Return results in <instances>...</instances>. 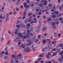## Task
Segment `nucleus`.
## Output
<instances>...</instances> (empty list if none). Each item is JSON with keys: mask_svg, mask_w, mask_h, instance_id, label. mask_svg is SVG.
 <instances>
[{"mask_svg": "<svg viewBox=\"0 0 63 63\" xmlns=\"http://www.w3.org/2000/svg\"><path fill=\"white\" fill-rule=\"evenodd\" d=\"M30 49V47H27L25 48L23 51L24 52L26 51L27 52H30V50L29 49Z\"/></svg>", "mask_w": 63, "mask_h": 63, "instance_id": "f257e3e1", "label": "nucleus"}, {"mask_svg": "<svg viewBox=\"0 0 63 63\" xmlns=\"http://www.w3.org/2000/svg\"><path fill=\"white\" fill-rule=\"evenodd\" d=\"M23 57V56L18 57L16 56V57L15 58H16L17 59H18V60H21V59H22Z\"/></svg>", "mask_w": 63, "mask_h": 63, "instance_id": "f03ea898", "label": "nucleus"}, {"mask_svg": "<svg viewBox=\"0 0 63 63\" xmlns=\"http://www.w3.org/2000/svg\"><path fill=\"white\" fill-rule=\"evenodd\" d=\"M41 25V22H39V24L38 26V28H40Z\"/></svg>", "mask_w": 63, "mask_h": 63, "instance_id": "7ed1b4c3", "label": "nucleus"}, {"mask_svg": "<svg viewBox=\"0 0 63 63\" xmlns=\"http://www.w3.org/2000/svg\"><path fill=\"white\" fill-rule=\"evenodd\" d=\"M14 59H15V60L16 62V63H19L18 61V60H17L18 59H16V58H14Z\"/></svg>", "mask_w": 63, "mask_h": 63, "instance_id": "20e7f679", "label": "nucleus"}, {"mask_svg": "<svg viewBox=\"0 0 63 63\" xmlns=\"http://www.w3.org/2000/svg\"><path fill=\"white\" fill-rule=\"evenodd\" d=\"M46 29H47V28L45 27H43L42 29V31H45Z\"/></svg>", "mask_w": 63, "mask_h": 63, "instance_id": "39448f33", "label": "nucleus"}, {"mask_svg": "<svg viewBox=\"0 0 63 63\" xmlns=\"http://www.w3.org/2000/svg\"><path fill=\"white\" fill-rule=\"evenodd\" d=\"M31 45V42H30L29 43H27V46H29V45Z\"/></svg>", "mask_w": 63, "mask_h": 63, "instance_id": "423d86ee", "label": "nucleus"}, {"mask_svg": "<svg viewBox=\"0 0 63 63\" xmlns=\"http://www.w3.org/2000/svg\"><path fill=\"white\" fill-rule=\"evenodd\" d=\"M26 12H24L23 13V15H22V16H26Z\"/></svg>", "mask_w": 63, "mask_h": 63, "instance_id": "0eeeda50", "label": "nucleus"}, {"mask_svg": "<svg viewBox=\"0 0 63 63\" xmlns=\"http://www.w3.org/2000/svg\"><path fill=\"white\" fill-rule=\"evenodd\" d=\"M36 36H34L33 38H32V41H33L36 39Z\"/></svg>", "mask_w": 63, "mask_h": 63, "instance_id": "6e6552de", "label": "nucleus"}, {"mask_svg": "<svg viewBox=\"0 0 63 63\" xmlns=\"http://www.w3.org/2000/svg\"><path fill=\"white\" fill-rule=\"evenodd\" d=\"M28 15L29 16H31V15H33V13H28Z\"/></svg>", "mask_w": 63, "mask_h": 63, "instance_id": "1a4fd4ad", "label": "nucleus"}, {"mask_svg": "<svg viewBox=\"0 0 63 63\" xmlns=\"http://www.w3.org/2000/svg\"><path fill=\"white\" fill-rule=\"evenodd\" d=\"M21 47L22 48H25L24 45V44H22V45H21Z\"/></svg>", "mask_w": 63, "mask_h": 63, "instance_id": "9d476101", "label": "nucleus"}, {"mask_svg": "<svg viewBox=\"0 0 63 63\" xmlns=\"http://www.w3.org/2000/svg\"><path fill=\"white\" fill-rule=\"evenodd\" d=\"M31 48H32L33 50H34V51L35 50V48H34V46H32L31 47Z\"/></svg>", "mask_w": 63, "mask_h": 63, "instance_id": "9b49d317", "label": "nucleus"}, {"mask_svg": "<svg viewBox=\"0 0 63 63\" xmlns=\"http://www.w3.org/2000/svg\"><path fill=\"white\" fill-rule=\"evenodd\" d=\"M28 22V20H27V19H26L25 21V23L26 24Z\"/></svg>", "mask_w": 63, "mask_h": 63, "instance_id": "f8f14e48", "label": "nucleus"}, {"mask_svg": "<svg viewBox=\"0 0 63 63\" xmlns=\"http://www.w3.org/2000/svg\"><path fill=\"white\" fill-rule=\"evenodd\" d=\"M29 34H27L26 35V37H27V38H30V37H29Z\"/></svg>", "mask_w": 63, "mask_h": 63, "instance_id": "ddd939ff", "label": "nucleus"}, {"mask_svg": "<svg viewBox=\"0 0 63 63\" xmlns=\"http://www.w3.org/2000/svg\"><path fill=\"white\" fill-rule=\"evenodd\" d=\"M8 49V46L6 47V48L4 49V50L5 51H7Z\"/></svg>", "mask_w": 63, "mask_h": 63, "instance_id": "4468645a", "label": "nucleus"}, {"mask_svg": "<svg viewBox=\"0 0 63 63\" xmlns=\"http://www.w3.org/2000/svg\"><path fill=\"white\" fill-rule=\"evenodd\" d=\"M48 6L49 7H52V4H51L50 3L49 4H48Z\"/></svg>", "mask_w": 63, "mask_h": 63, "instance_id": "2eb2a0df", "label": "nucleus"}, {"mask_svg": "<svg viewBox=\"0 0 63 63\" xmlns=\"http://www.w3.org/2000/svg\"><path fill=\"white\" fill-rule=\"evenodd\" d=\"M9 20V17L8 16H7L6 19V21L7 22Z\"/></svg>", "mask_w": 63, "mask_h": 63, "instance_id": "dca6fc26", "label": "nucleus"}, {"mask_svg": "<svg viewBox=\"0 0 63 63\" xmlns=\"http://www.w3.org/2000/svg\"><path fill=\"white\" fill-rule=\"evenodd\" d=\"M20 1V0H18L17 2V5H19V3H20V2L19 1Z\"/></svg>", "mask_w": 63, "mask_h": 63, "instance_id": "f3484780", "label": "nucleus"}, {"mask_svg": "<svg viewBox=\"0 0 63 63\" xmlns=\"http://www.w3.org/2000/svg\"><path fill=\"white\" fill-rule=\"evenodd\" d=\"M18 56L19 57H22V55L21 54H19L18 55Z\"/></svg>", "mask_w": 63, "mask_h": 63, "instance_id": "a211bd4d", "label": "nucleus"}, {"mask_svg": "<svg viewBox=\"0 0 63 63\" xmlns=\"http://www.w3.org/2000/svg\"><path fill=\"white\" fill-rule=\"evenodd\" d=\"M42 5H44V3H43L40 4L39 5V7H41L42 6H43Z\"/></svg>", "mask_w": 63, "mask_h": 63, "instance_id": "6ab92c4d", "label": "nucleus"}, {"mask_svg": "<svg viewBox=\"0 0 63 63\" xmlns=\"http://www.w3.org/2000/svg\"><path fill=\"white\" fill-rule=\"evenodd\" d=\"M54 34L55 35L54 36V37H57V34H56V33L55 32L54 33Z\"/></svg>", "mask_w": 63, "mask_h": 63, "instance_id": "aec40b11", "label": "nucleus"}, {"mask_svg": "<svg viewBox=\"0 0 63 63\" xmlns=\"http://www.w3.org/2000/svg\"><path fill=\"white\" fill-rule=\"evenodd\" d=\"M10 41H8L7 42V45H9L10 44Z\"/></svg>", "mask_w": 63, "mask_h": 63, "instance_id": "412c9836", "label": "nucleus"}, {"mask_svg": "<svg viewBox=\"0 0 63 63\" xmlns=\"http://www.w3.org/2000/svg\"><path fill=\"white\" fill-rule=\"evenodd\" d=\"M59 13V12L58 11H57L56 12H55L54 14L55 15H57Z\"/></svg>", "mask_w": 63, "mask_h": 63, "instance_id": "4be33fe9", "label": "nucleus"}, {"mask_svg": "<svg viewBox=\"0 0 63 63\" xmlns=\"http://www.w3.org/2000/svg\"><path fill=\"white\" fill-rule=\"evenodd\" d=\"M44 6H46V5H47V1H46L44 2Z\"/></svg>", "mask_w": 63, "mask_h": 63, "instance_id": "5701e85b", "label": "nucleus"}, {"mask_svg": "<svg viewBox=\"0 0 63 63\" xmlns=\"http://www.w3.org/2000/svg\"><path fill=\"white\" fill-rule=\"evenodd\" d=\"M16 26V27H17V28H18V29L20 28V26H19V25H17Z\"/></svg>", "mask_w": 63, "mask_h": 63, "instance_id": "b1692460", "label": "nucleus"}, {"mask_svg": "<svg viewBox=\"0 0 63 63\" xmlns=\"http://www.w3.org/2000/svg\"><path fill=\"white\" fill-rule=\"evenodd\" d=\"M12 56L13 58H16V56L15 55H12Z\"/></svg>", "mask_w": 63, "mask_h": 63, "instance_id": "393cba45", "label": "nucleus"}, {"mask_svg": "<svg viewBox=\"0 0 63 63\" xmlns=\"http://www.w3.org/2000/svg\"><path fill=\"white\" fill-rule=\"evenodd\" d=\"M26 1H27V2L28 3V4H29V3H30V1H29V0H27Z\"/></svg>", "mask_w": 63, "mask_h": 63, "instance_id": "a878e982", "label": "nucleus"}, {"mask_svg": "<svg viewBox=\"0 0 63 63\" xmlns=\"http://www.w3.org/2000/svg\"><path fill=\"white\" fill-rule=\"evenodd\" d=\"M23 25V23H21L20 24H19V25L20 26H22V25Z\"/></svg>", "mask_w": 63, "mask_h": 63, "instance_id": "bb28decb", "label": "nucleus"}, {"mask_svg": "<svg viewBox=\"0 0 63 63\" xmlns=\"http://www.w3.org/2000/svg\"><path fill=\"white\" fill-rule=\"evenodd\" d=\"M39 56L40 57H42L43 56V55L42 54H40L39 55Z\"/></svg>", "mask_w": 63, "mask_h": 63, "instance_id": "cd10ccee", "label": "nucleus"}, {"mask_svg": "<svg viewBox=\"0 0 63 63\" xmlns=\"http://www.w3.org/2000/svg\"><path fill=\"white\" fill-rule=\"evenodd\" d=\"M49 22L50 23H52V22H53V20H51Z\"/></svg>", "mask_w": 63, "mask_h": 63, "instance_id": "c85d7f7f", "label": "nucleus"}, {"mask_svg": "<svg viewBox=\"0 0 63 63\" xmlns=\"http://www.w3.org/2000/svg\"><path fill=\"white\" fill-rule=\"evenodd\" d=\"M18 35L19 36H21V35H22V34L20 33H18Z\"/></svg>", "mask_w": 63, "mask_h": 63, "instance_id": "c756f323", "label": "nucleus"}, {"mask_svg": "<svg viewBox=\"0 0 63 63\" xmlns=\"http://www.w3.org/2000/svg\"><path fill=\"white\" fill-rule=\"evenodd\" d=\"M56 49L55 48H53L52 50L53 51H56Z\"/></svg>", "mask_w": 63, "mask_h": 63, "instance_id": "7c9ffc66", "label": "nucleus"}, {"mask_svg": "<svg viewBox=\"0 0 63 63\" xmlns=\"http://www.w3.org/2000/svg\"><path fill=\"white\" fill-rule=\"evenodd\" d=\"M47 20L48 21H50L51 20V18H48Z\"/></svg>", "mask_w": 63, "mask_h": 63, "instance_id": "2f4dec72", "label": "nucleus"}, {"mask_svg": "<svg viewBox=\"0 0 63 63\" xmlns=\"http://www.w3.org/2000/svg\"><path fill=\"white\" fill-rule=\"evenodd\" d=\"M30 32H32L33 31V29H30Z\"/></svg>", "mask_w": 63, "mask_h": 63, "instance_id": "473e14b6", "label": "nucleus"}, {"mask_svg": "<svg viewBox=\"0 0 63 63\" xmlns=\"http://www.w3.org/2000/svg\"><path fill=\"white\" fill-rule=\"evenodd\" d=\"M59 9H60V11H62V7H59Z\"/></svg>", "mask_w": 63, "mask_h": 63, "instance_id": "72a5a7b5", "label": "nucleus"}, {"mask_svg": "<svg viewBox=\"0 0 63 63\" xmlns=\"http://www.w3.org/2000/svg\"><path fill=\"white\" fill-rule=\"evenodd\" d=\"M56 16L54 15L52 16V17H53V18H54L56 17Z\"/></svg>", "mask_w": 63, "mask_h": 63, "instance_id": "f704fd0d", "label": "nucleus"}, {"mask_svg": "<svg viewBox=\"0 0 63 63\" xmlns=\"http://www.w3.org/2000/svg\"><path fill=\"white\" fill-rule=\"evenodd\" d=\"M34 23V21L30 22V23H31V24H32V23Z\"/></svg>", "mask_w": 63, "mask_h": 63, "instance_id": "c9c22d12", "label": "nucleus"}, {"mask_svg": "<svg viewBox=\"0 0 63 63\" xmlns=\"http://www.w3.org/2000/svg\"><path fill=\"white\" fill-rule=\"evenodd\" d=\"M2 17H3L2 18H3V19H5V18H6V16L4 15Z\"/></svg>", "mask_w": 63, "mask_h": 63, "instance_id": "e433bc0d", "label": "nucleus"}, {"mask_svg": "<svg viewBox=\"0 0 63 63\" xmlns=\"http://www.w3.org/2000/svg\"><path fill=\"white\" fill-rule=\"evenodd\" d=\"M39 30L38 29V28H37V29H36V32L37 33H38V32H39Z\"/></svg>", "mask_w": 63, "mask_h": 63, "instance_id": "4c0bfd02", "label": "nucleus"}, {"mask_svg": "<svg viewBox=\"0 0 63 63\" xmlns=\"http://www.w3.org/2000/svg\"><path fill=\"white\" fill-rule=\"evenodd\" d=\"M27 32L28 33H27V34H30V31L29 30H28L27 31Z\"/></svg>", "mask_w": 63, "mask_h": 63, "instance_id": "58836bf2", "label": "nucleus"}, {"mask_svg": "<svg viewBox=\"0 0 63 63\" xmlns=\"http://www.w3.org/2000/svg\"><path fill=\"white\" fill-rule=\"evenodd\" d=\"M44 8V6L42 5L41 6V9H43V8Z\"/></svg>", "mask_w": 63, "mask_h": 63, "instance_id": "ea45409f", "label": "nucleus"}, {"mask_svg": "<svg viewBox=\"0 0 63 63\" xmlns=\"http://www.w3.org/2000/svg\"><path fill=\"white\" fill-rule=\"evenodd\" d=\"M39 4H40V3L39 2H37V6H39Z\"/></svg>", "mask_w": 63, "mask_h": 63, "instance_id": "a19ab883", "label": "nucleus"}, {"mask_svg": "<svg viewBox=\"0 0 63 63\" xmlns=\"http://www.w3.org/2000/svg\"><path fill=\"white\" fill-rule=\"evenodd\" d=\"M19 9L18 8H16V11H18V10Z\"/></svg>", "mask_w": 63, "mask_h": 63, "instance_id": "79ce46f5", "label": "nucleus"}, {"mask_svg": "<svg viewBox=\"0 0 63 63\" xmlns=\"http://www.w3.org/2000/svg\"><path fill=\"white\" fill-rule=\"evenodd\" d=\"M38 41H39V40L37 39H36L35 40V42L36 43H37V42H38Z\"/></svg>", "mask_w": 63, "mask_h": 63, "instance_id": "37998d69", "label": "nucleus"}, {"mask_svg": "<svg viewBox=\"0 0 63 63\" xmlns=\"http://www.w3.org/2000/svg\"><path fill=\"white\" fill-rule=\"evenodd\" d=\"M38 14L39 15H41V14H42V13H41V12H40L39 13H38Z\"/></svg>", "mask_w": 63, "mask_h": 63, "instance_id": "c03bdc74", "label": "nucleus"}, {"mask_svg": "<svg viewBox=\"0 0 63 63\" xmlns=\"http://www.w3.org/2000/svg\"><path fill=\"white\" fill-rule=\"evenodd\" d=\"M3 40H4V38H3L2 37L1 38V42H3Z\"/></svg>", "mask_w": 63, "mask_h": 63, "instance_id": "a18cd8bd", "label": "nucleus"}, {"mask_svg": "<svg viewBox=\"0 0 63 63\" xmlns=\"http://www.w3.org/2000/svg\"><path fill=\"white\" fill-rule=\"evenodd\" d=\"M46 58H47L48 57H49V56L47 54L46 55Z\"/></svg>", "mask_w": 63, "mask_h": 63, "instance_id": "49530a36", "label": "nucleus"}, {"mask_svg": "<svg viewBox=\"0 0 63 63\" xmlns=\"http://www.w3.org/2000/svg\"><path fill=\"white\" fill-rule=\"evenodd\" d=\"M35 10V8H32V10L33 11H34Z\"/></svg>", "mask_w": 63, "mask_h": 63, "instance_id": "de8ad7c7", "label": "nucleus"}, {"mask_svg": "<svg viewBox=\"0 0 63 63\" xmlns=\"http://www.w3.org/2000/svg\"><path fill=\"white\" fill-rule=\"evenodd\" d=\"M45 0H42L41 2H42V3H44L45 2Z\"/></svg>", "mask_w": 63, "mask_h": 63, "instance_id": "09e8293b", "label": "nucleus"}, {"mask_svg": "<svg viewBox=\"0 0 63 63\" xmlns=\"http://www.w3.org/2000/svg\"><path fill=\"white\" fill-rule=\"evenodd\" d=\"M63 18H62V17H61L60 18H59V20H62V19H63Z\"/></svg>", "mask_w": 63, "mask_h": 63, "instance_id": "8fccbe9b", "label": "nucleus"}, {"mask_svg": "<svg viewBox=\"0 0 63 63\" xmlns=\"http://www.w3.org/2000/svg\"><path fill=\"white\" fill-rule=\"evenodd\" d=\"M25 8H29V5H28L27 6H26Z\"/></svg>", "mask_w": 63, "mask_h": 63, "instance_id": "3c124183", "label": "nucleus"}, {"mask_svg": "<svg viewBox=\"0 0 63 63\" xmlns=\"http://www.w3.org/2000/svg\"><path fill=\"white\" fill-rule=\"evenodd\" d=\"M6 16H9L10 15V14H9L8 13H7L6 14Z\"/></svg>", "mask_w": 63, "mask_h": 63, "instance_id": "603ef678", "label": "nucleus"}, {"mask_svg": "<svg viewBox=\"0 0 63 63\" xmlns=\"http://www.w3.org/2000/svg\"><path fill=\"white\" fill-rule=\"evenodd\" d=\"M38 38H41V35H39L38 36Z\"/></svg>", "mask_w": 63, "mask_h": 63, "instance_id": "864d4df0", "label": "nucleus"}, {"mask_svg": "<svg viewBox=\"0 0 63 63\" xmlns=\"http://www.w3.org/2000/svg\"><path fill=\"white\" fill-rule=\"evenodd\" d=\"M46 42V40H43V43H45Z\"/></svg>", "mask_w": 63, "mask_h": 63, "instance_id": "5fc2aeb1", "label": "nucleus"}, {"mask_svg": "<svg viewBox=\"0 0 63 63\" xmlns=\"http://www.w3.org/2000/svg\"><path fill=\"white\" fill-rule=\"evenodd\" d=\"M17 33H18V32H17V31H16L15 32V33L16 34H17Z\"/></svg>", "mask_w": 63, "mask_h": 63, "instance_id": "6e6d98bb", "label": "nucleus"}, {"mask_svg": "<svg viewBox=\"0 0 63 63\" xmlns=\"http://www.w3.org/2000/svg\"><path fill=\"white\" fill-rule=\"evenodd\" d=\"M47 47H45V48H43V49L45 50V49H47Z\"/></svg>", "mask_w": 63, "mask_h": 63, "instance_id": "4d7b16f0", "label": "nucleus"}, {"mask_svg": "<svg viewBox=\"0 0 63 63\" xmlns=\"http://www.w3.org/2000/svg\"><path fill=\"white\" fill-rule=\"evenodd\" d=\"M13 14L14 15H16V12H14V13H13Z\"/></svg>", "mask_w": 63, "mask_h": 63, "instance_id": "13d9d810", "label": "nucleus"}, {"mask_svg": "<svg viewBox=\"0 0 63 63\" xmlns=\"http://www.w3.org/2000/svg\"><path fill=\"white\" fill-rule=\"evenodd\" d=\"M21 43V42H19L18 43V45H20Z\"/></svg>", "mask_w": 63, "mask_h": 63, "instance_id": "bf43d9fd", "label": "nucleus"}, {"mask_svg": "<svg viewBox=\"0 0 63 63\" xmlns=\"http://www.w3.org/2000/svg\"><path fill=\"white\" fill-rule=\"evenodd\" d=\"M56 24L57 25H58V24H59V22L58 21H57L56 22Z\"/></svg>", "mask_w": 63, "mask_h": 63, "instance_id": "052dcab7", "label": "nucleus"}, {"mask_svg": "<svg viewBox=\"0 0 63 63\" xmlns=\"http://www.w3.org/2000/svg\"><path fill=\"white\" fill-rule=\"evenodd\" d=\"M8 32L9 34H11V32L10 31H8Z\"/></svg>", "mask_w": 63, "mask_h": 63, "instance_id": "680f3d73", "label": "nucleus"}, {"mask_svg": "<svg viewBox=\"0 0 63 63\" xmlns=\"http://www.w3.org/2000/svg\"><path fill=\"white\" fill-rule=\"evenodd\" d=\"M27 25L28 26H30V24L29 23L27 24Z\"/></svg>", "mask_w": 63, "mask_h": 63, "instance_id": "e2e57ef3", "label": "nucleus"}, {"mask_svg": "<svg viewBox=\"0 0 63 63\" xmlns=\"http://www.w3.org/2000/svg\"><path fill=\"white\" fill-rule=\"evenodd\" d=\"M52 25L54 26V25H55V23L54 22L53 23H52Z\"/></svg>", "mask_w": 63, "mask_h": 63, "instance_id": "0e129e2a", "label": "nucleus"}, {"mask_svg": "<svg viewBox=\"0 0 63 63\" xmlns=\"http://www.w3.org/2000/svg\"><path fill=\"white\" fill-rule=\"evenodd\" d=\"M32 16L33 17H36V15L35 14L33 15H32Z\"/></svg>", "mask_w": 63, "mask_h": 63, "instance_id": "69168bd1", "label": "nucleus"}, {"mask_svg": "<svg viewBox=\"0 0 63 63\" xmlns=\"http://www.w3.org/2000/svg\"><path fill=\"white\" fill-rule=\"evenodd\" d=\"M13 62H14V60H12L11 61V63H13Z\"/></svg>", "mask_w": 63, "mask_h": 63, "instance_id": "338daca9", "label": "nucleus"}, {"mask_svg": "<svg viewBox=\"0 0 63 63\" xmlns=\"http://www.w3.org/2000/svg\"><path fill=\"white\" fill-rule=\"evenodd\" d=\"M44 61H41V63H44Z\"/></svg>", "mask_w": 63, "mask_h": 63, "instance_id": "774afa93", "label": "nucleus"}]
</instances>
